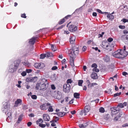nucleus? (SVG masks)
<instances>
[{"mask_svg":"<svg viewBox=\"0 0 128 128\" xmlns=\"http://www.w3.org/2000/svg\"><path fill=\"white\" fill-rule=\"evenodd\" d=\"M122 21H123L124 22H128V20L125 18H124L122 20Z\"/></svg>","mask_w":128,"mask_h":128,"instance_id":"3c124183","label":"nucleus"},{"mask_svg":"<svg viewBox=\"0 0 128 128\" xmlns=\"http://www.w3.org/2000/svg\"><path fill=\"white\" fill-rule=\"evenodd\" d=\"M102 46L103 48H106L108 47H110V46H109V44L107 42H103Z\"/></svg>","mask_w":128,"mask_h":128,"instance_id":"2eb2a0df","label":"nucleus"},{"mask_svg":"<svg viewBox=\"0 0 128 128\" xmlns=\"http://www.w3.org/2000/svg\"><path fill=\"white\" fill-rule=\"evenodd\" d=\"M63 90L65 92H68L70 89V86L69 84H64L63 86Z\"/></svg>","mask_w":128,"mask_h":128,"instance_id":"39448f33","label":"nucleus"},{"mask_svg":"<svg viewBox=\"0 0 128 128\" xmlns=\"http://www.w3.org/2000/svg\"><path fill=\"white\" fill-rule=\"evenodd\" d=\"M108 93L109 94H112L111 92V90L110 89H109L108 90Z\"/></svg>","mask_w":128,"mask_h":128,"instance_id":"4d7b16f0","label":"nucleus"},{"mask_svg":"<svg viewBox=\"0 0 128 128\" xmlns=\"http://www.w3.org/2000/svg\"><path fill=\"white\" fill-rule=\"evenodd\" d=\"M107 18H109L110 20H112L114 19V17L113 15L110 14L108 15L107 16Z\"/></svg>","mask_w":128,"mask_h":128,"instance_id":"393cba45","label":"nucleus"},{"mask_svg":"<svg viewBox=\"0 0 128 128\" xmlns=\"http://www.w3.org/2000/svg\"><path fill=\"white\" fill-rule=\"evenodd\" d=\"M79 126L80 128H86L84 126V124H79Z\"/></svg>","mask_w":128,"mask_h":128,"instance_id":"e433bc0d","label":"nucleus"},{"mask_svg":"<svg viewBox=\"0 0 128 128\" xmlns=\"http://www.w3.org/2000/svg\"><path fill=\"white\" fill-rule=\"evenodd\" d=\"M98 84L96 83H93L92 84H90V87H91L92 86H96Z\"/></svg>","mask_w":128,"mask_h":128,"instance_id":"4c0bfd02","label":"nucleus"},{"mask_svg":"<svg viewBox=\"0 0 128 128\" xmlns=\"http://www.w3.org/2000/svg\"><path fill=\"white\" fill-rule=\"evenodd\" d=\"M83 82V81L82 80H80L78 81V85L80 86H82V84Z\"/></svg>","mask_w":128,"mask_h":128,"instance_id":"2f4dec72","label":"nucleus"},{"mask_svg":"<svg viewBox=\"0 0 128 128\" xmlns=\"http://www.w3.org/2000/svg\"><path fill=\"white\" fill-rule=\"evenodd\" d=\"M22 102V101L21 100L19 99H17L15 102L14 106H18L21 105Z\"/></svg>","mask_w":128,"mask_h":128,"instance_id":"9d476101","label":"nucleus"},{"mask_svg":"<svg viewBox=\"0 0 128 128\" xmlns=\"http://www.w3.org/2000/svg\"><path fill=\"white\" fill-rule=\"evenodd\" d=\"M104 32H102V33L101 34H99L98 36H99V37H102V36L104 34Z\"/></svg>","mask_w":128,"mask_h":128,"instance_id":"603ef678","label":"nucleus"},{"mask_svg":"<svg viewBox=\"0 0 128 128\" xmlns=\"http://www.w3.org/2000/svg\"><path fill=\"white\" fill-rule=\"evenodd\" d=\"M84 114V115L85 116L86 115V112H84V110H82L80 112V114L81 115H83Z\"/></svg>","mask_w":128,"mask_h":128,"instance_id":"c9c22d12","label":"nucleus"},{"mask_svg":"<svg viewBox=\"0 0 128 128\" xmlns=\"http://www.w3.org/2000/svg\"><path fill=\"white\" fill-rule=\"evenodd\" d=\"M32 124V123L31 122H29L27 123V125L28 126L30 127Z\"/></svg>","mask_w":128,"mask_h":128,"instance_id":"6e6d98bb","label":"nucleus"},{"mask_svg":"<svg viewBox=\"0 0 128 128\" xmlns=\"http://www.w3.org/2000/svg\"><path fill=\"white\" fill-rule=\"evenodd\" d=\"M86 82L87 84L88 87V88H90V86L91 84L90 82L88 80H87L86 81Z\"/></svg>","mask_w":128,"mask_h":128,"instance_id":"ea45409f","label":"nucleus"},{"mask_svg":"<svg viewBox=\"0 0 128 128\" xmlns=\"http://www.w3.org/2000/svg\"><path fill=\"white\" fill-rule=\"evenodd\" d=\"M66 61V60L65 59H64L62 61V64H64Z\"/></svg>","mask_w":128,"mask_h":128,"instance_id":"338daca9","label":"nucleus"},{"mask_svg":"<svg viewBox=\"0 0 128 128\" xmlns=\"http://www.w3.org/2000/svg\"><path fill=\"white\" fill-rule=\"evenodd\" d=\"M128 126V123H126L122 125V126L123 127H125L126 126Z\"/></svg>","mask_w":128,"mask_h":128,"instance_id":"0e129e2a","label":"nucleus"},{"mask_svg":"<svg viewBox=\"0 0 128 128\" xmlns=\"http://www.w3.org/2000/svg\"><path fill=\"white\" fill-rule=\"evenodd\" d=\"M43 119L45 121H48L50 120V117L47 114H44L43 115Z\"/></svg>","mask_w":128,"mask_h":128,"instance_id":"9b49d317","label":"nucleus"},{"mask_svg":"<svg viewBox=\"0 0 128 128\" xmlns=\"http://www.w3.org/2000/svg\"><path fill=\"white\" fill-rule=\"evenodd\" d=\"M79 49L78 47L75 46L72 48V51H71V54L72 56H70V64L72 66H74V59L75 56L78 54V53Z\"/></svg>","mask_w":128,"mask_h":128,"instance_id":"f257e3e1","label":"nucleus"},{"mask_svg":"<svg viewBox=\"0 0 128 128\" xmlns=\"http://www.w3.org/2000/svg\"><path fill=\"white\" fill-rule=\"evenodd\" d=\"M123 32L124 34H128V31L126 30H124L123 31Z\"/></svg>","mask_w":128,"mask_h":128,"instance_id":"e2e57ef3","label":"nucleus"},{"mask_svg":"<svg viewBox=\"0 0 128 128\" xmlns=\"http://www.w3.org/2000/svg\"><path fill=\"white\" fill-rule=\"evenodd\" d=\"M69 30L71 32L75 31L77 30V27L73 25H70L68 27Z\"/></svg>","mask_w":128,"mask_h":128,"instance_id":"6e6552de","label":"nucleus"},{"mask_svg":"<svg viewBox=\"0 0 128 128\" xmlns=\"http://www.w3.org/2000/svg\"><path fill=\"white\" fill-rule=\"evenodd\" d=\"M65 21L64 18H63L59 22V24H63Z\"/></svg>","mask_w":128,"mask_h":128,"instance_id":"473e14b6","label":"nucleus"},{"mask_svg":"<svg viewBox=\"0 0 128 128\" xmlns=\"http://www.w3.org/2000/svg\"><path fill=\"white\" fill-rule=\"evenodd\" d=\"M46 84L44 83L40 82L37 84L36 86V90H39L42 91L45 90L46 89Z\"/></svg>","mask_w":128,"mask_h":128,"instance_id":"20e7f679","label":"nucleus"},{"mask_svg":"<svg viewBox=\"0 0 128 128\" xmlns=\"http://www.w3.org/2000/svg\"><path fill=\"white\" fill-rule=\"evenodd\" d=\"M90 110V107L88 106H85L84 107V112L86 113L88 112Z\"/></svg>","mask_w":128,"mask_h":128,"instance_id":"6ab92c4d","label":"nucleus"},{"mask_svg":"<svg viewBox=\"0 0 128 128\" xmlns=\"http://www.w3.org/2000/svg\"><path fill=\"white\" fill-rule=\"evenodd\" d=\"M28 116L30 117H33L34 116V114H29Z\"/></svg>","mask_w":128,"mask_h":128,"instance_id":"69168bd1","label":"nucleus"},{"mask_svg":"<svg viewBox=\"0 0 128 128\" xmlns=\"http://www.w3.org/2000/svg\"><path fill=\"white\" fill-rule=\"evenodd\" d=\"M119 28L120 29H124L125 28V26H124L120 25L119 26Z\"/></svg>","mask_w":128,"mask_h":128,"instance_id":"49530a36","label":"nucleus"},{"mask_svg":"<svg viewBox=\"0 0 128 128\" xmlns=\"http://www.w3.org/2000/svg\"><path fill=\"white\" fill-rule=\"evenodd\" d=\"M108 41L109 42H111L112 41L113 39L111 38H110L108 39Z\"/></svg>","mask_w":128,"mask_h":128,"instance_id":"37998d69","label":"nucleus"},{"mask_svg":"<svg viewBox=\"0 0 128 128\" xmlns=\"http://www.w3.org/2000/svg\"><path fill=\"white\" fill-rule=\"evenodd\" d=\"M76 38L74 36H71L70 38V42L71 44H74Z\"/></svg>","mask_w":128,"mask_h":128,"instance_id":"f3484780","label":"nucleus"},{"mask_svg":"<svg viewBox=\"0 0 128 128\" xmlns=\"http://www.w3.org/2000/svg\"><path fill=\"white\" fill-rule=\"evenodd\" d=\"M52 95L53 96H56V98L58 99H60L62 97V94L59 91L58 92L57 95L56 96L54 95L53 94H52Z\"/></svg>","mask_w":128,"mask_h":128,"instance_id":"dca6fc26","label":"nucleus"},{"mask_svg":"<svg viewBox=\"0 0 128 128\" xmlns=\"http://www.w3.org/2000/svg\"><path fill=\"white\" fill-rule=\"evenodd\" d=\"M26 72L27 73H30L32 72V70L31 69H26Z\"/></svg>","mask_w":128,"mask_h":128,"instance_id":"a18cd8bd","label":"nucleus"},{"mask_svg":"<svg viewBox=\"0 0 128 128\" xmlns=\"http://www.w3.org/2000/svg\"><path fill=\"white\" fill-rule=\"evenodd\" d=\"M50 105V104L48 103H45L40 105V109L42 110H46L48 108V106Z\"/></svg>","mask_w":128,"mask_h":128,"instance_id":"0eeeda50","label":"nucleus"},{"mask_svg":"<svg viewBox=\"0 0 128 128\" xmlns=\"http://www.w3.org/2000/svg\"><path fill=\"white\" fill-rule=\"evenodd\" d=\"M100 112H101L103 113L104 112V108L101 107L100 108L99 110Z\"/></svg>","mask_w":128,"mask_h":128,"instance_id":"f704fd0d","label":"nucleus"},{"mask_svg":"<svg viewBox=\"0 0 128 128\" xmlns=\"http://www.w3.org/2000/svg\"><path fill=\"white\" fill-rule=\"evenodd\" d=\"M76 113V111L74 110L72 111L71 112V113L72 114H75Z\"/></svg>","mask_w":128,"mask_h":128,"instance_id":"774afa93","label":"nucleus"},{"mask_svg":"<svg viewBox=\"0 0 128 128\" xmlns=\"http://www.w3.org/2000/svg\"><path fill=\"white\" fill-rule=\"evenodd\" d=\"M21 17L22 18H26V14H22L21 15Z\"/></svg>","mask_w":128,"mask_h":128,"instance_id":"052dcab7","label":"nucleus"},{"mask_svg":"<svg viewBox=\"0 0 128 128\" xmlns=\"http://www.w3.org/2000/svg\"><path fill=\"white\" fill-rule=\"evenodd\" d=\"M7 115L8 116V117L7 118L6 120L7 121L9 122L11 121L12 118V114L10 112H8Z\"/></svg>","mask_w":128,"mask_h":128,"instance_id":"4468645a","label":"nucleus"},{"mask_svg":"<svg viewBox=\"0 0 128 128\" xmlns=\"http://www.w3.org/2000/svg\"><path fill=\"white\" fill-rule=\"evenodd\" d=\"M46 54V56L48 57L52 56V53L50 52H48Z\"/></svg>","mask_w":128,"mask_h":128,"instance_id":"cd10ccee","label":"nucleus"},{"mask_svg":"<svg viewBox=\"0 0 128 128\" xmlns=\"http://www.w3.org/2000/svg\"><path fill=\"white\" fill-rule=\"evenodd\" d=\"M36 37H33L32 38L30 39L29 41V42L30 44H34L35 42V40L36 39Z\"/></svg>","mask_w":128,"mask_h":128,"instance_id":"a211bd4d","label":"nucleus"},{"mask_svg":"<svg viewBox=\"0 0 128 128\" xmlns=\"http://www.w3.org/2000/svg\"><path fill=\"white\" fill-rule=\"evenodd\" d=\"M39 126L41 127L42 128H44L45 127L46 125L45 124H40L39 125Z\"/></svg>","mask_w":128,"mask_h":128,"instance_id":"c03bdc74","label":"nucleus"},{"mask_svg":"<svg viewBox=\"0 0 128 128\" xmlns=\"http://www.w3.org/2000/svg\"><path fill=\"white\" fill-rule=\"evenodd\" d=\"M66 113L64 112H59L57 113L58 115L60 117H62L65 115Z\"/></svg>","mask_w":128,"mask_h":128,"instance_id":"aec40b11","label":"nucleus"},{"mask_svg":"<svg viewBox=\"0 0 128 128\" xmlns=\"http://www.w3.org/2000/svg\"><path fill=\"white\" fill-rule=\"evenodd\" d=\"M49 108L48 110L50 112H52L53 111V109L52 108V106H48Z\"/></svg>","mask_w":128,"mask_h":128,"instance_id":"7c9ffc66","label":"nucleus"},{"mask_svg":"<svg viewBox=\"0 0 128 128\" xmlns=\"http://www.w3.org/2000/svg\"><path fill=\"white\" fill-rule=\"evenodd\" d=\"M46 56V54H42L40 55V58L41 59H43Z\"/></svg>","mask_w":128,"mask_h":128,"instance_id":"c756f323","label":"nucleus"},{"mask_svg":"<svg viewBox=\"0 0 128 128\" xmlns=\"http://www.w3.org/2000/svg\"><path fill=\"white\" fill-rule=\"evenodd\" d=\"M26 72L25 71L23 72L22 73H21V74L23 76H24L26 75Z\"/></svg>","mask_w":128,"mask_h":128,"instance_id":"a19ab883","label":"nucleus"},{"mask_svg":"<svg viewBox=\"0 0 128 128\" xmlns=\"http://www.w3.org/2000/svg\"><path fill=\"white\" fill-rule=\"evenodd\" d=\"M22 120V117L21 116H20L18 118V123H19V122H20Z\"/></svg>","mask_w":128,"mask_h":128,"instance_id":"de8ad7c7","label":"nucleus"},{"mask_svg":"<svg viewBox=\"0 0 128 128\" xmlns=\"http://www.w3.org/2000/svg\"><path fill=\"white\" fill-rule=\"evenodd\" d=\"M118 106H119L121 108L124 107L123 104H122L121 103L119 104L118 105Z\"/></svg>","mask_w":128,"mask_h":128,"instance_id":"09e8293b","label":"nucleus"},{"mask_svg":"<svg viewBox=\"0 0 128 128\" xmlns=\"http://www.w3.org/2000/svg\"><path fill=\"white\" fill-rule=\"evenodd\" d=\"M124 50H123V52H122V53H124V52H127V53H128V52L127 51H126V46H124Z\"/></svg>","mask_w":128,"mask_h":128,"instance_id":"13d9d810","label":"nucleus"},{"mask_svg":"<svg viewBox=\"0 0 128 128\" xmlns=\"http://www.w3.org/2000/svg\"><path fill=\"white\" fill-rule=\"evenodd\" d=\"M122 74L123 76H126V75H128V74L127 72H122Z\"/></svg>","mask_w":128,"mask_h":128,"instance_id":"8fccbe9b","label":"nucleus"},{"mask_svg":"<svg viewBox=\"0 0 128 128\" xmlns=\"http://www.w3.org/2000/svg\"><path fill=\"white\" fill-rule=\"evenodd\" d=\"M43 121L41 119H39L36 121V123L37 124L39 125L40 124H41V123H42Z\"/></svg>","mask_w":128,"mask_h":128,"instance_id":"4be33fe9","label":"nucleus"},{"mask_svg":"<svg viewBox=\"0 0 128 128\" xmlns=\"http://www.w3.org/2000/svg\"><path fill=\"white\" fill-rule=\"evenodd\" d=\"M91 78L94 79H97L98 78V76L96 73L94 72H92L91 75Z\"/></svg>","mask_w":128,"mask_h":128,"instance_id":"f8f14e48","label":"nucleus"},{"mask_svg":"<svg viewBox=\"0 0 128 128\" xmlns=\"http://www.w3.org/2000/svg\"><path fill=\"white\" fill-rule=\"evenodd\" d=\"M121 94V92H120L119 93H116L114 94V97H116L117 96H119Z\"/></svg>","mask_w":128,"mask_h":128,"instance_id":"58836bf2","label":"nucleus"},{"mask_svg":"<svg viewBox=\"0 0 128 128\" xmlns=\"http://www.w3.org/2000/svg\"><path fill=\"white\" fill-rule=\"evenodd\" d=\"M51 47L52 50L53 51H55L56 50V48L55 46L53 44L51 45Z\"/></svg>","mask_w":128,"mask_h":128,"instance_id":"c85d7f7f","label":"nucleus"},{"mask_svg":"<svg viewBox=\"0 0 128 128\" xmlns=\"http://www.w3.org/2000/svg\"><path fill=\"white\" fill-rule=\"evenodd\" d=\"M74 97L76 98H80V94L78 93H74Z\"/></svg>","mask_w":128,"mask_h":128,"instance_id":"5701e85b","label":"nucleus"},{"mask_svg":"<svg viewBox=\"0 0 128 128\" xmlns=\"http://www.w3.org/2000/svg\"><path fill=\"white\" fill-rule=\"evenodd\" d=\"M19 62L17 61L14 62V63L11 64L9 68V71L11 73H13L15 72L16 69L18 68L19 66Z\"/></svg>","mask_w":128,"mask_h":128,"instance_id":"7ed1b4c3","label":"nucleus"},{"mask_svg":"<svg viewBox=\"0 0 128 128\" xmlns=\"http://www.w3.org/2000/svg\"><path fill=\"white\" fill-rule=\"evenodd\" d=\"M28 108V106L27 105H24L23 106V108L24 110H26Z\"/></svg>","mask_w":128,"mask_h":128,"instance_id":"864d4df0","label":"nucleus"},{"mask_svg":"<svg viewBox=\"0 0 128 128\" xmlns=\"http://www.w3.org/2000/svg\"><path fill=\"white\" fill-rule=\"evenodd\" d=\"M8 104L6 103H5L4 104V107L2 108V111H4V109H6L8 108Z\"/></svg>","mask_w":128,"mask_h":128,"instance_id":"412c9836","label":"nucleus"},{"mask_svg":"<svg viewBox=\"0 0 128 128\" xmlns=\"http://www.w3.org/2000/svg\"><path fill=\"white\" fill-rule=\"evenodd\" d=\"M34 66L36 68L41 69L44 67L45 64L42 63H36L34 64Z\"/></svg>","mask_w":128,"mask_h":128,"instance_id":"423d86ee","label":"nucleus"},{"mask_svg":"<svg viewBox=\"0 0 128 128\" xmlns=\"http://www.w3.org/2000/svg\"><path fill=\"white\" fill-rule=\"evenodd\" d=\"M122 38L124 40H128V36L126 35H124L122 36Z\"/></svg>","mask_w":128,"mask_h":128,"instance_id":"b1692460","label":"nucleus"},{"mask_svg":"<svg viewBox=\"0 0 128 128\" xmlns=\"http://www.w3.org/2000/svg\"><path fill=\"white\" fill-rule=\"evenodd\" d=\"M23 64L26 66L30 67V64L28 62H24Z\"/></svg>","mask_w":128,"mask_h":128,"instance_id":"a878e982","label":"nucleus"},{"mask_svg":"<svg viewBox=\"0 0 128 128\" xmlns=\"http://www.w3.org/2000/svg\"><path fill=\"white\" fill-rule=\"evenodd\" d=\"M57 67L56 66H54L52 67V70H55L57 69Z\"/></svg>","mask_w":128,"mask_h":128,"instance_id":"5fc2aeb1","label":"nucleus"},{"mask_svg":"<svg viewBox=\"0 0 128 128\" xmlns=\"http://www.w3.org/2000/svg\"><path fill=\"white\" fill-rule=\"evenodd\" d=\"M122 52L123 50H118L112 53V55L114 57L116 58H123L128 55V53L126 52H125L123 53Z\"/></svg>","mask_w":128,"mask_h":128,"instance_id":"f03ea898","label":"nucleus"},{"mask_svg":"<svg viewBox=\"0 0 128 128\" xmlns=\"http://www.w3.org/2000/svg\"><path fill=\"white\" fill-rule=\"evenodd\" d=\"M51 88L52 89L54 90L55 89L56 87L54 84H52L51 86Z\"/></svg>","mask_w":128,"mask_h":128,"instance_id":"bf43d9fd","label":"nucleus"},{"mask_svg":"<svg viewBox=\"0 0 128 128\" xmlns=\"http://www.w3.org/2000/svg\"><path fill=\"white\" fill-rule=\"evenodd\" d=\"M72 82V81L71 79H68V80L66 81L67 84H71Z\"/></svg>","mask_w":128,"mask_h":128,"instance_id":"72a5a7b5","label":"nucleus"},{"mask_svg":"<svg viewBox=\"0 0 128 128\" xmlns=\"http://www.w3.org/2000/svg\"><path fill=\"white\" fill-rule=\"evenodd\" d=\"M31 97L33 99H36L37 97L36 95H33Z\"/></svg>","mask_w":128,"mask_h":128,"instance_id":"79ce46f5","label":"nucleus"},{"mask_svg":"<svg viewBox=\"0 0 128 128\" xmlns=\"http://www.w3.org/2000/svg\"><path fill=\"white\" fill-rule=\"evenodd\" d=\"M86 49V46H84L82 48V50L84 51Z\"/></svg>","mask_w":128,"mask_h":128,"instance_id":"680f3d73","label":"nucleus"},{"mask_svg":"<svg viewBox=\"0 0 128 128\" xmlns=\"http://www.w3.org/2000/svg\"><path fill=\"white\" fill-rule=\"evenodd\" d=\"M118 112V111L116 110V108H112V116H113L114 114H116Z\"/></svg>","mask_w":128,"mask_h":128,"instance_id":"ddd939ff","label":"nucleus"},{"mask_svg":"<svg viewBox=\"0 0 128 128\" xmlns=\"http://www.w3.org/2000/svg\"><path fill=\"white\" fill-rule=\"evenodd\" d=\"M56 74H53V76H52L51 78V79L53 80H55L56 78Z\"/></svg>","mask_w":128,"mask_h":128,"instance_id":"bb28decb","label":"nucleus"},{"mask_svg":"<svg viewBox=\"0 0 128 128\" xmlns=\"http://www.w3.org/2000/svg\"><path fill=\"white\" fill-rule=\"evenodd\" d=\"M98 66L95 63L93 64L91 66L92 68H94L92 69V70L93 71H94L95 72H99V70L97 68Z\"/></svg>","mask_w":128,"mask_h":128,"instance_id":"1a4fd4ad","label":"nucleus"}]
</instances>
